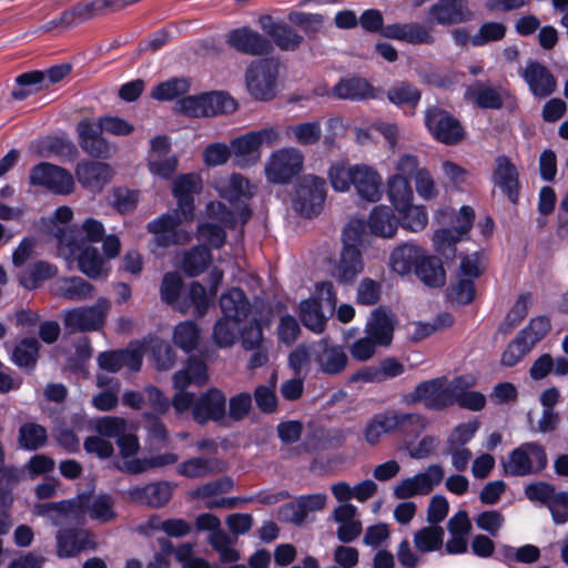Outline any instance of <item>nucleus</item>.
Returning <instances> with one entry per match:
<instances>
[{
  "label": "nucleus",
  "instance_id": "55",
  "mask_svg": "<svg viewBox=\"0 0 568 568\" xmlns=\"http://www.w3.org/2000/svg\"><path fill=\"white\" fill-rule=\"evenodd\" d=\"M215 295L207 292L199 282L190 284L183 301L187 304V312L193 308L195 315L203 316L206 314L209 306Z\"/></svg>",
  "mask_w": 568,
  "mask_h": 568
},
{
  "label": "nucleus",
  "instance_id": "9",
  "mask_svg": "<svg viewBox=\"0 0 568 568\" xmlns=\"http://www.w3.org/2000/svg\"><path fill=\"white\" fill-rule=\"evenodd\" d=\"M325 197V180L313 174L304 175L295 189L293 209L303 216H315L321 213Z\"/></svg>",
  "mask_w": 568,
  "mask_h": 568
},
{
  "label": "nucleus",
  "instance_id": "52",
  "mask_svg": "<svg viewBox=\"0 0 568 568\" xmlns=\"http://www.w3.org/2000/svg\"><path fill=\"white\" fill-rule=\"evenodd\" d=\"M300 317L304 326L316 334L322 333L326 326V317L315 298L305 300L300 304Z\"/></svg>",
  "mask_w": 568,
  "mask_h": 568
},
{
  "label": "nucleus",
  "instance_id": "17",
  "mask_svg": "<svg viewBox=\"0 0 568 568\" xmlns=\"http://www.w3.org/2000/svg\"><path fill=\"white\" fill-rule=\"evenodd\" d=\"M226 43L241 53L254 57L267 55L273 51L270 39L247 27L231 30Z\"/></svg>",
  "mask_w": 568,
  "mask_h": 568
},
{
  "label": "nucleus",
  "instance_id": "3",
  "mask_svg": "<svg viewBox=\"0 0 568 568\" xmlns=\"http://www.w3.org/2000/svg\"><path fill=\"white\" fill-rule=\"evenodd\" d=\"M34 514L48 518L53 526H62L71 520L80 521L88 516L102 524L116 517L114 499L106 494H80L73 498L34 506Z\"/></svg>",
  "mask_w": 568,
  "mask_h": 568
},
{
  "label": "nucleus",
  "instance_id": "51",
  "mask_svg": "<svg viewBox=\"0 0 568 568\" xmlns=\"http://www.w3.org/2000/svg\"><path fill=\"white\" fill-rule=\"evenodd\" d=\"M57 274V267L47 262H37L29 265L19 275L20 284L27 290L37 288L43 281L53 277Z\"/></svg>",
  "mask_w": 568,
  "mask_h": 568
},
{
  "label": "nucleus",
  "instance_id": "48",
  "mask_svg": "<svg viewBox=\"0 0 568 568\" xmlns=\"http://www.w3.org/2000/svg\"><path fill=\"white\" fill-rule=\"evenodd\" d=\"M285 134L300 145H314L322 136V128L320 121L302 122L286 126Z\"/></svg>",
  "mask_w": 568,
  "mask_h": 568
},
{
  "label": "nucleus",
  "instance_id": "29",
  "mask_svg": "<svg viewBox=\"0 0 568 568\" xmlns=\"http://www.w3.org/2000/svg\"><path fill=\"white\" fill-rule=\"evenodd\" d=\"M79 144L81 149L93 158H106L110 153V146L102 136V130L89 120H83L77 125Z\"/></svg>",
  "mask_w": 568,
  "mask_h": 568
},
{
  "label": "nucleus",
  "instance_id": "63",
  "mask_svg": "<svg viewBox=\"0 0 568 568\" xmlns=\"http://www.w3.org/2000/svg\"><path fill=\"white\" fill-rule=\"evenodd\" d=\"M390 414L396 420L395 432H400L408 436H417L426 427V420L419 414L394 410H392Z\"/></svg>",
  "mask_w": 568,
  "mask_h": 568
},
{
  "label": "nucleus",
  "instance_id": "32",
  "mask_svg": "<svg viewBox=\"0 0 568 568\" xmlns=\"http://www.w3.org/2000/svg\"><path fill=\"white\" fill-rule=\"evenodd\" d=\"M425 250L413 243H404L390 254L389 264L392 270L399 275H407L412 271L416 272V267L422 262Z\"/></svg>",
  "mask_w": 568,
  "mask_h": 568
},
{
  "label": "nucleus",
  "instance_id": "35",
  "mask_svg": "<svg viewBox=\"0 0 568 568\" xmlns=\"http://www.w3.org/2000/svg\"><path fill=\"white\" fill-rule=\"evenodd\" d=\"M398 224V219L393 209L383 204L375 206L367 220L371 233L383 239L393 237L396 234Z\"/></svg>",
  "mask_w": 568,
  "mask_h": 568
},
{
  "label": "nucleus",
  "instance_id": "45",
  "mask_svg": "<svg viewBox=\"0 0 568 568\" xmlns=\"http://www.w3.org/2000/svg\"><path fill=\"white\" fill-rule=\"evenodd\" d=\"M387 196L397 212L407 209L414 199L408 179L402 175H392L387 181Z\"/></svg>",
  "mask_w": 568,
  "mask_h": 568
},
{
  "label": "nucleus",
  "instance_id": "16",
  "mask_svg": "<svg viewBox=\"0 0 568 568\" xmlns=\"http://www.w3.org/2000/svg\"><path fill=\"white\" fill-rule=\"evenodd\" d=\"M444 475L442 466L430 465L425 471L400 480L394 488V495L399 499L427 495L443 480Z\"/></svg>",
  "mask_w": 568,
  "mask_h": 568
},
{
  "label": "nucleus",
  "instance_id": "12",
  "mask_svg": "<svg viewBox=\"0 0 568 568\" xmlns=\"http://www.w3.org/2000/svg\"><path fill=\"white\" fill-rule=\"evenodd\" d=\"M475 212L468 206L460 207L455 225L449 229H439L433 235V245L436 252L450 258L455 256V245L470 231Z\"/></svg>",
  "mask_w": 568,
  "mask_h": 568
},
{
  "label": "nucleus",
  "instance_id": "24",
  "mask_svg": "<svg viewBox=\"0 0 568 568\" xmlns=\"http://www.w3.org/2000/svg\"><path fill=\"white\" fill-rule=\"evenodd\" d=\"M219 195L227 200L233 206L232 212H236L239 206L248 205L242 200H247L255 193V187L250 181L240 173H233L230 176L222 178L215 183Z\"/></svg>",
  "mask_w": 568,
  "mask_h": 568
},
{
  "label": "nucleus",
  "instance_id": "31",
  "mask_svg": "<svg viewBox=\"0 0 568 568\" xmlns=\"http://www.w3.org/2000/svg\"><path fill=\"white\" fill-rule=\"evenodd\" d=\"M75 175L80 184L91 191H100L112 179V169L103 162L85 161L77 165Z\"/></svg>",
  "mask_w": 568,
  "mask_h": 568
},
{
  "label": "nucleus",
  "instance_id": "44",
  "mask_svg": "<svg viewBox=\"0 0 568 568\" xmlns=\"http://www.w3.org/2000/svg\"><path fill=\"white\" fill-rule=\"evenodd\" d=\"M334 95L345 100H364L375 98L374 88L362 78L341 80L333 89Z\"/></svg>",
  "mask_w": 568,
  "mask_h": 568
},
{
  "label": "nucleus",
  "instance_id": "61",
  "mask_svg": "<svg viewBox=\"0 0 568 568\" xmlns=\"http://www.w3.org/2000/svg\"><path fill=\"white\" fill-rule=\"evenodd\" d=\"M189 89V80L174 78L154 87L151 97L158 101H170L186 93Z\"/></svg>",
  "mask_w": 568,
  "mask_h": 568
},
{
  "label": "nucleus",
  "instance_id": "43",
  "mask_svg": "<svg viewBox=\"0 0 568 568\" xmlns=\"http://www.w3.org/2000/svg\"><path fill=\"white\" fill-rule=\"evenodd\" d=\"M89 21L83 2L63 11L58 18L51 19L39 28L41 32H63Z\"/></svg>",
  "mask_w": 568,
  "mask_h": 568
},
{
  "label": "nucleus",
  "instance_id": "38",
  "mask_svg": "<svg viewBox=\"0 0 568 568\" xmlns=\"http://www.w3.org/2000/svg\"><path fill=\"white\" fill-rule=\"evenodd\" d=\"M345 438V433L341 428L318 427L307 434L303 445L307 452H320L341 447Z\"/></svg>",
  "mask_w": 568,
  "mask_h": 568
},
{
  "label": "nucleus",
  "instance_id": "37",
  "mask_svg": "<svg viewBox=\"0 0 568 568\" xmlns=\"http://www.w3.org/2000/svg\"><path fill=\"white\" fill-rule=\"evenodd\" d=\"M476 383L471 375L455 378L454 404L469 409L480 410L486 405V397L479 392L469 390Z\"/></svg>",
  "mask_w": 568,
  "mask_h": 568
},
{
  "label": "nucleus",
  "instance_id": "27",
  "mask_svg": "<svg viewBox=\"0 0 568 568\" xmlns=\"http://www.w3.org/2000/svg\"><path fill=\"white\" fill-rule=\"evenodd\" d=\"M313 359L318 371L325 375H337L342 373L348 362L344 348L339 345H331L326 339L318 342Z\"/></svg>",
  "mask_w": 568,
  "mask_h": 568
},
{
  "label": "nucleus",
  "instance_id": "34",
  "mask_svg": "<svg viewBox=\"0 0 568 568\" xmlns=\"http://www.w3.org/2000/svg\"><path fill=\"white\" fill-rule=\"evenodd\" d=\"M220 308L226 320L242 322L250 314L251 304L241 288L232 287L222 293Z\"/></svg>",
  "mask_w": 568,
  "mask_h": 568
},
{
  "label": "nucleus",
  "instance_id": "13",
  "mask_svg": "<svg viewBox=\"0 0 568 568\" xmlns=\"http://www.w3.org/2000/svg\"><path fill=\"white\" fill-rule=\"evenodd\" d=\"M110 307V301L100 297L93 306L70 310L64 315L65 328L72 333L98 331L104 325Z\"/></svg>",
  "mask_w": 568,
  "mask_h": 568
},
{
  "label": "nucleus",
  "instance_id": "49",
  "mask_svg": "<svg viewBox=\"0 0 568 568\" xmlns=\"http://www.w3.org/2000/svg\"><path fill=\"white\" fill-rule=\"evenodd\" d=\"M58 295L72 301H82L92 295L93 286L81 277H64L57 282Z\"/></svg>",
  "mask_w": 568,
  "mask_h": 568
},
{
  "label": "nucleus",
  "instance_id": "59",
  "mask_svg": "<svg viewBox=\"0 0 568 568\" xmlns=\"http://www.w3.org/2000/svg\"><path fill=\"white\" fill-rule=\"evenodd\" d=\"M179 460V456L173 453L160 454L150 458H136L125 463V469L132 474L143 473L151 468L163 467L175 464Z\"/></svg>",
  "mask_w": 568,
  "mask_h": 568
},
{
  "label": "nucleus",
  "instance_id": "26",
  "mask_svg": "<svg viewBox=\"0 0 568 568\" xmlns=\"http://www.w3.org/2000/svg\"><path fill=\"white\" fill-rule=\"evenodd\" d=\"M333 520L337 524L336 536L339 541L348 544L362 534V521L357 507L353 504H341L332 513Z\"/></svg>",
  "mask_w": 568,
  "mask_h": 568
},
{
  "label": "nucleus",
  "instance_id": "21",
  "mask_svg": "<svg viewBox=\"0 0 568 568\" xmlns=\"http://www.w3.org/2000/svg\"><path fill=\"white\" fill-rule=\"evenodd\" d=\"M143 354V344H131L125 349L101 353L98 356V364L102 369L112 373L120 371L123 366L136 372L141 368Z\"/></svg>",
  "mask_w": 568,
  "mask_h": 568
},
{
  "label": "nucleus",
  "instance_id": "1",
  "mask_svg": "<svg viewBox=\"0 0 568 568\" xmlns=\"http://www.w3.org/2000/svg\"><path fill=\"white\" fill-rule=\"evenodd\" d=\"M207 379V369L203 361L191 357L185 366L173 376V385L179 392L172 399L176 413L191 409L194 422L205 425L213 422L219 425L226 423V397L217 388H210L195 398L194 394L184 392L190 385H202Z\"/></svg>",
  "mask_w": 568,
  "mask_h": 568
},
{
  "label": "nucleus",
  "instance_id": "62",
  "mask_svg": "<svg viewBox=\"0 0 568 568\" xmlns=\"http://www.w3.org/2000/svg\"><path fill=\"white\" fill-rule=\"evenodd\" d=\"M144 352L150 349L159 369H168L174 363V353L170 345L159 337H150L143 343Z\"/></svg>",
  "mask_w": 568,
  "mask_h": 568
},
{
  "label": "nucleus",
  "instance_id": "19",
  "mask_svg": "<svg viewBox=\"0 0 568 568\" xmlns=\"http://www.w3.org/2000/svg\"><path fill=\"white\" fill-rule=\"evenodd\" d=\"M170 141L164 135H158L151 140V151L148 166L153 175L169 180L178 169L179 160L175 155H169Z\"/></svg>",
  "mask_w": 568,
  "mask_h": 568
},
{
  "label": "nucleus",
  "instance_id": "53",
  "mask_svg": "<svg viewBox=\"0 0 568 568\" xmlns=\"http://www.w3.org/2000/svg\"><path fill=\"white\" fill-rule=\"evenodd\" d=\"M354 164L347 161L333 162L327 171V179L335 192L345 193L352 189Z\"/></svg>",
  "mask_w": 568,
  "mask_h": 568
},
{
  "label": "nucleus",
  "instance_id": "4",
  "mask_svg": "<svg viewBox=\"0 0 568 568\" xmlns=\"http://www.w3.org/2000/svg\"><path fill=\"white\" fill-rule=\"evenodd\" d=\"M206 215L213 222L199 223L196 229V239L202 245H209L212 248H221L226 239L225 227L235 229L237 225H244L251 217V209L246 205L239 206L236 212H232L220 201H211L206 205Z\"/></svg>",
  "mask_w": 568,
  "mask_h": 568
},
{
  "label": "nucleus",
  "instance_id": "41",
  "mask_svg": "<svg viewBox=\"0 0 568 568\" xmlns=\"http://www.w3.org/2000/svg\"><path fill=\"white\" fill-rule=\"evenodd\" d=\"M394 323L390 312L385 308H377L372 313L366 324V334L377 345L386 346L392 342Z\"/></svg>",
  "mask_w": 568,
  "mask_h": 568
},
{
  "label": "nucleus",
  "instance_id": "58",
  "mask_svg": "<svg viewBox=\"0 0 568 568\" xmlns=\"http://www.w3.org/2000/svg\"><path fill=\"white\" fill-rule=\"evenodd\" d=\"M200 341V328L193 321L179 323L173 331V343L184 352L193 351Z\"/></svg>",
  "mask_w": 568,
  "mask_h": 568
},
{
  "label": "nucleus",
  "instance_id": "6",
  "mask_svg": "<svg viewBox=\"0 0 568 568\" xmlns=\"http://www.w3.org/2000/svg\"><path fill=\"white\" fill-rule=\"evenodd\" d=\"M445 531L440 526L428 525L418 529L413 536L416 551L407 539L397 549V559L405 568H416L420 564V555L439 551L444 547Z\"/></svg>",
  "mask_w": 568,
  "mask_h": 568
},
{
  "label": "nucleus",
  "instance_id": "18",
  "mask_svg": "<svg viewBox=\"0 0 568 568\" xmlns=\"http://www.w3.org/2000/svg\"><path fill=\"white\" fill-rule=\"evenodd\" d=\"M382 36L414 45H432L435 42L433 27L415 21L387 24L382 29Z\"/></svg>",
  "mask_w": 568,
  "mask_h": 568
},
{
  "label": "nucleus",
  "instance_id": "42",
  "mask_svg": "<svg viewBox=\"0 0 568 568\" xmlns=\"http://www.w3.org/2000/svg\"><path fill=\"white\" fill-rule=\"evenodd\" d=\"M183 280L178 272H168L160 285L161 300L180 313H187V304L183 301Z\"/></svg>",
  "mask_w": 568,
  "mask_h": 568
},
{
  "label": "nucleus",
  "instance_id": "7",
  "mask_svg": "<svg viewBox=\"0 0 568 568\" xmlns=\"http://www.w3.org/2000/svg\"><path fill=\"white\" fill-rule=\"evenodd\" d=\"M304 168V154L295 146L273 151L264 165L267 182L277 185L291 183Z\"/></svg>",
  "mask_w": 568,
  "mask_h": 568
},
{
  "label": "nucleus",
  "instance_id": "30",
  "mask_svg": "<svg viewBox=\"0 0 568 568\" xmlns=\"http://www.w3.org/2000/svg\"><path fill=\"white\" fill-rule=\"evenodd\" d=\"M173 486L168 481H156L143 487L135 486L128 490L131 500L159 508L164 506L172 497Z\"/></svg>",
  "mask_w": 568,
  "mask_h": 568
},
{
  "label": "nucleus",
  "instance_id": "60",
  "mask_svg": "<svg viewBox=\"0 0 568 568\" xmlns=\"http://www.w3.org/2000/svg\"><path fill=\"white\" fill-rule=\"evenodd\" d=\"M205 116H214L223 113H232L236 109L233 98L223 92L203 94Z\"/></svg>",
  "mask_w": 568,
  "mask_h": 568
},
{
  "label": "nucleus",
  "instance_id": "28",
  "mask_svg": "<svg viewBox=\"0 0 568 568\" xmlns=\"http://www.w3.org/2000/svg\"><path fill=\"white\" fill-rule=\"evenodd\" d=\"M55 539L57 555L60 558L75 557L82 550L94 547L92 535L85 529H59Z\"/></svg>",
  "mask_w": 568,
  "mask_h": 568
},
{
  "label": "nucleus",
  "instance_id": "10",
  "mask_svg": "<svg viewBox=\"0 0 568 568\" xmlns=\"http://www.w3.org/2000/svg\"><path fill=\"white\" fill-rule=\"evenodd\" d=\"M547 465L545 448L535 442L524 443L511 450L504 463V470L510 476H526L542 470Z\"/></svg>",
  "mask_w": 568,
  "mask_h": 568
},
{
  "label": "nucleus",
  "instance_id": "64",
  "mask_svg": "<svg viewBox=\"0 0 568 568\" xmlns=\"http://www.w3.org/2000/svg\"><path fill=\"white\" fill-rule=\"evenodd\" d=\"M387 98L396 105L416 106L420 100V92L407 82H399L389 88Z\"/></svg>",
  "mask_w": 568,
  "mask_h": 568
},
{
  "label": "nucleus",
  "instance_id": "20",
  "mask_svg": "<svg viewBox=\"0 0 568 568\" xmlns=\"http://www.w3.org/2000/svg\"><path fill=\"white\" fill-rule=\"evenodd\" d=\"M429 21L439 26H452L469 21L473 12L467 0H438L428 8Z\"/></svg>",
  "mask_w": 568,
  "mask_h": 568
},
{
  "label": "nucleus",
  "instance_id": "57",
  "mask_svg": "<svg viewBox=\"0 0 568 568\" xmlns=\"http://www.w3.org/2000/svg\"><path fill=\"white\" fill-rule=\"evenodd\" d=\"M48 438L47 429L36 423H26L20 426L18 442L26 450L41 448Z\"/></svg>",
  "mask_w": 568,
  "mask_h": 568
},
{
  "label": "nucleus",
  "instance_id": "11",
  "mask_svg": "<svg viewBox=\"0 0 568 568\" xmlns=\"http://www.w3.org/2000/svg\"><path fill=\"white\" fill-rule=\"evenodd\" d=\"M72 216L71 207L60 206L54 211L52 217L42 219L40 222V227L57 239L59 253L64 258L73 256L79 251L77 229L67 230L60 225L71 221Z\"/></svg>",
  "mask_w": 568,
  "mask_h": 568
},
{
  "label": "nucleus",
  "instance_id": "5",
  "mask_svg": "<svg viewBox=\"0 0 568 568\" xmlns=\"http://www.w3.org/2000/svg\"><path fill=\"white\" fill-rule=\"evenodd\" d=\"M281 62L276 58L252 61L245 71V84L250 95L258 101L274 99L281 87Z\"/></svg>",
  "mask_w": 568,
  "mask_h": 568
},
{
  "label": "nucleus",
  "instance_id": "39",
  "mask_svg": "<svg viewBox=\"0 0 568 568\" xmlns=\"http://www.w3.org/2000/svg\"><path fill=\"white\" fill-rule=\"evenodd\" d=\"M364 270L362 253L357 247H343L333 268V276L343 283L352 282Z\"/></svg>",
  "mask_w": 568,
  "mask_h": 568
},
{
  "label": "nucleus",
  "instance_id": "40",
  "mask_svg": "<svg viewBox=\"0 0 568 568\" xmlns=\"http://www.w3.org/2000/svg\"><path fill=\"white\" fill-rule=\"evenodd\" d=\"M234 164L241 169L254 166L262 156L251 134L247 132L231 141Z\"/></svg>",
  "mask_w": 568,
  "mask_h": 568
},
{
  "label": "nucleus",
  "instance_id": "33",
  "mask_svg": "<svg viewBox=\"0 0 568 568\" xmlns=\"http://www.w3.org/2000/svg\"><path fill=\"white\" fill-rule=\"evenodd\" d=\"M493 182L508 199L516 203L518 199V171L510 160L504 155L497 156L495 160V169L493 173Z\"/></svg>",
  "mask_w": 568,
  "mask_h": 568
},
{
  "label": "nucleus",
  "instance_id": "14",
  "mask_svg": "<svg viewBox=\"0 0 568 568\" xmlns=\"http://www.w3.org/2000/svg\"><path fill=\"white\" fill-rule=\"evenodd\" d=\"M425 124L435 140L448 145L458 143L464 136L459 121L437 106L427 109Z\"/></svg>",
  "mask_w": 568,
  "mask_h": 568
},
{
  "label": "nucleus",
  "instance_id": "56",
  "mask_svg": "<svg viewBox=\"0 0 568 568\" xmlns=\"http://www.w3.org/2000/svg\"><path fill=\"white\" fill-rule=\"evenodd\" d=\"M178 474L187 478H203L216 471V460L213 458L193 457L179 464Z\"/></svg>",
  "mask_w": 568,
  "mask_h": 568
},
{
  "label": "nucleus",
  "instance_id": "46",
  "mask_svg": "<svg viewBox=\"0 0 568 568\" xmlns=\"http://www.w3.org/2000/svg\"><path fill=\"white\" fill-rule=\"evenodd\" d=\"M465 99L483 109H499L503 105V99L499 92L481 82H476L467 87Z\"/></svg>",
  "mask_w": 568,
  "mask_h": 568
},
{
  "label": "nucleus",
  "instance_id": "50",
  "mask_svg": "<svg viewBox=\"0 0 568 568\" xmlns=\"http://www.w3.org/2000/svg\"><path fill=\"white\" fill-rule=\"evenodd\" d=\"M211 261V251L203 245H197L184 254L181 267L186 275L197 276L206 270Z\"/></svg>",
  "mask_w": 568,
  "mask_h": 568
},
{
  "label": "nucleus",
  "instance_id": "22",
  "mask_svg": "<svg viewBox=\"0 0 568 568\" xmlns=\"http://www.w3.org/2000/svg\"><path fill=\"white\" fill-rule=\"evenodd\" d=\"M262 31L283 51H295L303 41V37L287 23L274 19L272 16H262L258 19Z\"/></svg>",
  "mask_w": 568,
  "mask_h": 568
},
{
  "label": "nucleus",
  "instance_id": "8",
  "mask_svg": "<svg viewBox=\"0 0 568 568\" xmlns=\"http://www.w3.org/2000/svg\"><path fill=\"white\" fill-rule=\"evenodd\" d=\"M455 378L437 377L419 383L415 389L405 395L408 404L422 403L430 409H443L454 405Z\"/></svg>",
  "mask_w": 568,
  "mask_h": 568
},
{
  "label": "nucleus",
  "instance_id": "2",
  "mask_svg": "<svg viewBox=\"0 0 568 568\" xmlns=\"http://www.w3.org/2000/svg\"><path fill=\"white\" fill-rule=\"evenodd\" d=\"M202 190V179L196 173L182 174L175 178L172 194L178 207L160 215L148 223V231L153 234L154 243L160 247L185 244L191 241V232L181 227L184 221L194 216V195Z\"/></svg>",
  "mask_w": 568,
  "mask_h": 568
},
{
  "label": "nucleus",
  "instance_id": "15",
  "mask_svg": "<svg viewBox=\"0 0 568 568\" xmlns=\"http://www.w3.org/2000/svg\"><path fill=\"white\" fill-rule=\"evenodd\" d=\"M30 183L43 186L57 194H69L73 190V178L64 169L42 162L30 172Z\"/></svg>",
  "mask_w": 568,
  "mask_h": 568
},
{
  "label": "nucleus",
  "instance_id": "23",
  "mask_svg": "<svg viewBox=\"0 0 568 568\" xmlns=\"http://www.w3.org/2000/svg\"><path fill=\"white\" fill-rule=\"evenodd\" d=\"M352 186L356 194L367 201L377 202L382 197V176L378 171L367 164H354Z\"/></svg>",
  "mask_w": 568,
  "mask_h": 568
},
{
  "label": "nucleus",
  "instance_id": "47",
  "mask_svg": "<svg viewBox=\"0 0 568 568\" xmlns=\"http://www.w3.org/2000/svg\"><path fill=\"white\" fill-rule=\"evenodd\" d=\"M416 276L429 287H440L445 284L446 273L442 262L435 257L425 254L419 265L416 267Z\"/></svg>",
  "mask_w": 568,
  "mask_h": 568
},
{
  "label": "nucleus",
  "instance_id": "36",
  "mask_svg": "<svg viewBox=\"0 0 568 568\" xmlns=\"http://www.w3.org/2000/svg\"><path fill=\"white\" fill-rule=\"evenodd\" d=\"M79 251L68 260L75 258L78 261L79 270L90 278H98L106 275L108 271L104 267V260L99 254L95 247L85 245L84 240L77 239Z\"/></svg>",
  "mask_w": 568,
  "mask_h": 568
},
{
  "label": "nucleus",
  "instance_id": "54",
  "mask_svg": "<svg viewBox=\"0 0 568 568\" xmlns=\"http://www.w3.org/2000/svg\"><path fill=\"white\" fill-rule=\"evenodd\" d=\"M396 420L390 412L375 415L367 424L364 436L369 445H376L381 438L388 433L395 432Z\"/></svg>",
  "mask_w": 568,
  "mask_h": 568
},
{
  "label": "nucleus",
  "instance_id": "25",
  "mask_svg": "<svg viewBox=\"0 0 568 568\" xmlns=\"http://www.w3.org/2000/svg\"><path fill=\"white\" fill-rule=\"evenodd\" d=\"M520 75L536 98H546L552 94L557 88L554 74L539 62H528Z\"/></svg>",
  "mask_w": 568,
  "mask_h": 568
}]
</instances>
